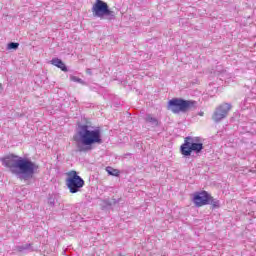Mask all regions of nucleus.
<instances>
[{
  "instance_id": "15",
  "label": "nucleus",
  "mask_w": 256,
  "mask_h": 256,
  "mask_svg": "<svg viewBox=\"0 0 256 256\" xmlns=\"http://www.w3.org/2000/svg\"><path fill=\"white\" fill-rule=\"evenodd\" d=\"M0 89H3V84L0 83Z\"/></svg>"
},
{
  "instance_id": "12",
  "label": "nucleus",
  "mask_w": 256,
  "mask_h": 256,
  "mask_svg": "<svg viewBox=\"0 0 256 256\" xmlns=\"http://www.w3.org/2000/svg\"><path fill=\"white\" fill-rule=\"evenodd\" d=\"M7 49H8V50H11V49H19V43H17V42H11V43L8 44Z\"/></svg>"
},
{
  "instance_id": "8",
  "label": "nucleus",
  "mask_w": 256,
  "mask_h": 256,
  "mask_svg": "<svg viewBox=\"0 0 256 256\" xmlns=\"http://www.w3.org/2000/svg\"><path fill=\"white\" fill-rule=\"evenodd\" d=\"M224 118H225V108L223 106H220L214 112L212 119L216 123H219V121H221V119H224Z\"/></svg>"
},
{
  "instance_id": "3",
  "label": "nucleus",
  "mask_w": 256,
  "mask_h": 256,
  "mask_svg": "<svg viewBox=\"0 0 256 256\" xmlns=\"http://www.w3.org/2000/svg\"><path fill=\"white\" fill-rule=\"evenodd\" d=\"M196 107L197 102L195 100L173 98L168 101L167 109L175 115H179V113H187L188 111H191V109H195Z\"/></svg>"
},
{
  "instance_id": "16",
  "label": "nucleus",
  "mask_w": 256,
  "mask_h": 256,
  "mask_svg": "<svg viewBox=\"0 0 256 256\" xmlns=\"http://www.w3.org/2000/svg\"><path fill=\"white\" fill-rule=\"evenodd\" d=\"M200 116L203 117V113H200Z\"/></svg>"
},
{
  "instance_id": "4",
  "label": "nucleus",
  "mask_w": 256,
  "mask_h": 256,
  "mask_svg": "<svg viewBox=\"0 0 256 256\" xmlns=\"http://www.w3.org/2000/svg\"><path fill=\"white\" fill-rule=\"evenodd\" d=\"M192 151L194 153H201L203 151L201 137L187 136L184 138V143L180 146L181 155L189 157Z\"/></svg>"
},
{
  "instance_id": "6",
  "label": "nucleus",
  "mask_w": 256,
  "mask_h": 256,
  "mask_svg": "<svg viewBox=\"0 0 256 256\" xmlns=\"http://www.w3.org/2000/svg\"><path fill=\"white\" fill-rule=\"evenodd\" d=\"M92 13L94 17H99L100 19H103L105 15H113V11L109 9V5L102 0H96L92 6Z\"/></svg>"
},
{
  "instance_id": "1",
  "label": "nucleus",
  "mask_w": 256,
  "mask_h": 256,
  "mask_svg": "<svg viewBox=\"0 0 256 256\" xmlns=\"http://www.w3.org/2000/svg\"><path fill=\"white\" fill-rule=\"evenodd\" d=\"M73 141L76 143L79 153H87L93 150V145H101V130H90L87 124H79L78 129L73 136Z\"/></svg>"
},
{
  "instance_id": "5",
  "label": "nucleus",
  "mask_w": 256,
  "mask_h": 256,
  "mask_svg": "<svg viewBox=\"0 0 256 256\" xmlns=\"http://www.w3.org/2000/svg\"><path fill=\"white\" fill-rule=\"evenodd\" d=\"M66 186L71 193H79L85 187V180L79 176L77 171L70 170L66 172Z\"/></svg>"
},
{
  "instance_id": "10",
  "label": "nucleus",
  "mask_w": 256,
  "mask_h": 256,
  "mask_svg": "<svg viewBox=\"0 0 256 256\" xmlns=\"http://www.w3.org/2000/svg\"><path fill=\"white\" fill-rule=\"evenodd\" d=\"M105 171L112 177H119V175H121V171H119V169H115L111 166L106 167Z\"/></svg>"
},
{
  "instance_id": "11",
  "label": "nucleus",
  "mask_w": 256,
  "mask_h": 256,
  "mask_svg": "<svg viewBox=\"0 0 256 256\" xmlns=\"http://www.w3.org/2000/svg\"><path fill=\"white\" fill-rule=\"evenodd\" d=\"M146 123H151V125H154V127H159V120H157V118L153 117L151 114L147 115Z\"/></svg>"
},
{
  "instance_id": "9",
  "label": "nucleus",
  "mask_w": 256,
  "mask_h": 256,
  "mask_svg": "<svg viewBox=\"0 0 256 256\" xmlns=\"http://www.w3.org/2000/svg\"><path fill=\"white\" fill-rule=\"evenodd\" d=\"M51 65H54V67H57L58 69H61V71L67 72V66L63 62V60L59 58H53L50 61Z\"/></svg>"
},
{
  "instance_id": "14",
  "label": "nucleus",
  "mask_w": 256,
  "mask_h": 256,
  "mask_svg": "<svg viewBox=\"0 0 256 256\" xmlns=\"http://www.w3.org/2000/svg\"><path fill=\"white\" fill-rule=\"evenodd\" d=\"M226 111H231V104H225Z\"/></svg>"
},
{
  "instance_id": "2",
  "label": "nucleus",
  "mask_w": 256,
  "mask_h": 256,
  "mask_svg": "<svg viewBox=\"0 0 256 256\" xmlns=\"http://www.w3.org/2000/svg\"><path fill=\"white\" fill-rule=\"evenodd\" d=\"M2 165L10 169L13 175H24V177H33L39 169L33 161L13 154L2 158Z\"/></svg>"
},
{
  "instance_id": "7",
  "label": "nucleus",
  "mask_w": 256,
  "mask_h": 256,
  "mask_svg": "<svg viewBox=\"0 0 256 256\" xmlns=\"http://www.w3.org/2000/svg\"><path fill=\"white\" fill-rule=\"evenodd\" d=\"M212 199L213 197L207 191H202L194 194L193 201L196 207H203L204 205H209Z\"/></svg>"
},
{
  "instance_id": "13",
  "label": "nucleus",
  "mask_w": 256,
  "mask_h": 256,
  "mask_svg": "<svg viewBox=\"0 0 256 256\" xmlns=\"http://www.w3.org/2000/svg\"><path fill=\"white\" fill-rule=\"evenodd\" d=\"M70 81H74V83H81V78L76 76H71Z\"/></svg>"
}]
</instances>
